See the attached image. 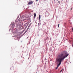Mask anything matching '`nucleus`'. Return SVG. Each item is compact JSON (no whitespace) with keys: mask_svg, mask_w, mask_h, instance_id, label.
Returning a JSON list of instances; mask_svg holds the SVG:
<instances>
[{"mask_svg":"<svg viewBox=\"0 0 73 73\" xmlns=\"http://www.w3.org/2000/svg\"><path fill=\"white\" fill-rule=\"evenodd\" d=\"M64 52L65 54L64 55L63 54H60L59 55L57 56V61L58 63H59V64H58L57 67L56 68V69H58L59 66L61 65V62L64 61V59L69 56V54H67V52L66 51H64Z\"/></svg>","mask_w":73,"mask_h":73,"instance_id":"1","label":"nucleus"},{"mask_svg":"<svg viewBox=\"0 0 73 73\" xmlns=\"http://www.w3.org/2000/svg\"><path fill=\"white\" fill-rule=\"evenodd\" d=\"M11 25H12V27H13V28L15 27V24L14 23V22H13L11 24Z\"/></svg>","mask_w":73,"mask_h":73,"instance_id":"2","label":"nucleus"},{"mask_svg":"<svg viewBox=\"0 0 73 73\" xmlns=\"http://www.w3.org/2000/svg\"><path fill=\"white\" fill-rule=\"evenodd\" d=\"M28 5H31V4H33V1H31L30 2H29L28 3Z\"/></svg>","mask_w":73,"mask_h":73,"instance_id":"3","label":"nucleus"},{"mask_svg":"<svg viewBox=\"0 0 73 73\" xmlns=\"http://www.w3.org/2000/svg\"><path fill=\"white\" fill-rule=\"evenodd\" d=\"M34 18H35V17H36V13H34Z\"/></svg>","mask_w":73,"mask_h":73,"instance_id":"4","label":"nucleus"},{"mask_svg":"<svg viewBox=\"0 0 73 73\" xmlns=\"http://www.w3.org/2000/svg\"><path fill=\"white\" fill-rule=\"evenodd\" d=\"M40 18H41V16H40V15H39V18H38L39 20H40Z\"/></svg>","mask_w":73,"mask_h":73,"instance_id":"5","label":"nucleus"},{"mask_svg":"<svg viewBox=\"0 0 73 73\" xmlns=\"http://www.w3.org/2000/svg\"><path fill=\"white\" fill-rule=\"evenodd\" d=\"M60 1H58V4H60Z\"/></svg>","mask_w":73,"mask_h":73,"instance_id":"6","label":"nucleus"},{"mask_svg":"<svg viewBox=\"0 0 73 73\" xmlns=\"http://www.w3.org/2000/svg\"><path fill=\"white\" fill-rule=\"evenodd\" d=\"M62 72V69L61 70V71H60V73H61Z\"/></svg>","mask_w":73,"mask_h":73,"instance_id":"7","label":"nucleus"},{"mask_svg":"<svg viewBox=\"0 0 73 73\" xmlns=\"http://www.w3.org/2000/svg\"><path fill=\"white\" fill-rule=\"evenodd\" d=\"M29 26H28V27L27 29V30H28V29H29Z\"/></svg>","mask_w":73,"mask_h":73,"instance_id":"8","label":"nucleus"},{"mask_svg":"<svg viewBox=\"0 0 73 73\" xmlns=\"http://www.w3.org/2000/svg\"><path fill=\"white\" fill-rule=\"evenodd\" d=\"M59 25H60V24H58V28H59Z\"/></svg>","mask_w":73,"mask_h":73,"instance_id":"9","label":"nucleus"},{"mask_svg":"<svg viewBox=\"0 0 73 73\" xmlns=\"http://www.w3.org/2000/svg\"><path fill=\"white\" fill-rule=\"evenodd\" d=\"M27 24V23H26L24 25L25 26H26V25Z\"/></svg>","mask_w":73,"mask_h":73,"instance_id":"10","label":"nucleus"},{"mask_svg":"<svg viewBox=\"0 0 73 73\" xmlns=\"http://www.w3.org/2000/svg\"><path fill=\"white\" fill-rule=\"evenodd\" d=\"M27 31H28L27 30H26V31H25V32H27Z\"/></svg>","mask_w":73,"mask_h":73,"instance_id":"11","label":"nucleus"},{"mask_svg":"<svg viewBox=\"0 0 73 73\" xmlns=\"http://www.w3.org/2000/svg\"><path fill=\"white\" fill-rule=\"evenodd\" d=\"M57 1H58V0H56ZM54 1H55V0H54Z\"/></svg>","mask_w":73,"mask_h":73,"instance_id":"12","label":"nucleus"},{"mask_svg":"<svg viewBox=\"0 0 73 73\" xmlns=\"http://www.w3.org/2000/svg\"><path fill=\"white\" fill-rule=\"evenodd\" d=\"M72 31H73V28H72Z\"/></svg>","mask_w":73,"mask_h":73,"instance_id":"13","label":"nucleus"},{"mask_svg":"<svg viewBox=\"0 0 73 73\" xmlns=\"http://www.w3.org/2000/svg\"><path fill=\"white\" fill-rule=\"evenodd\" d=\"M36 1H38V0H36Z\"/></svg>","mask_w":73,"mask_h":73,"instance_id":"14","label":"nucleus"},{"mask_svg":"<svg viewBox=\"0 0 73 73\" xmlns=\"http://www.w3.org/2000/svg\"><path fill=\"white\" fill-rule=\"evenodd\" d=\"M72 8L71 9V10H72Z\"/></svg>","mask_w":73,"mask_h":73,"instance_id":"15","label":"nucleus"}]
</instances>
